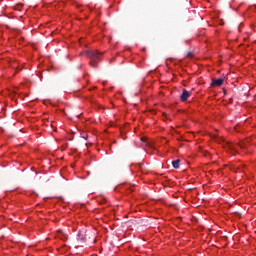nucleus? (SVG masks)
Wrapping results in <instances>:
<instances>
[{
    "label": "nucleus",
    "mask_w": 256,
    "mask_h": 256,
    "mask_svg": "<svg viewBox=\"0 0 256 256\" xmlns=\"http://www.w3.org/2000/svg\"><path fill=\"white\" fill-rule=\"evenodd\" d=\"M85 55L86 57H89L91 67H97V62L101 61V57H99L98 51L87 50L85 51Z\"/></svg>",
    "instance_id": "nucleus-1"
},
{
    "label": "nucleus",
    "mask_w": 256,
    "mask_h": 256,
    "mask_svg": "<svg viewBox=\"0 0 256 256\" xmlns=\"http://www.w3.org/2000/svg\"><path fill=\"white\" fill-rule=\"evenodd\" d=\"M189 97H191V92L187 91V90H183L181 96H180V100L185 103V101H187V99H189Z\"/></svg>",
    "instance_id": "nucleus-2"
},
{
    "label": "nucleus",
    "mask_w": 256,
    "mask_h": 256,
    "mask_svg": "<svg viewBox=\"0 0 256 256\" xmlns=\"http://www.w3.org/2000/svg\"><path fill=\"white\" fill-rule=\"evenodd\" d=\"M223 81V78L214 79L212 80L211 87H221V85H223Z\"/></svg>",
    "instance_id": "nucleus-3"
},
{
    "label": "nucleus",
    "mask_w": 256,
    "mask_h": 256,
    "mask_svg": "<svg viewBox=\"0 0 256 256\" xmlns=\"http://www.w3.org/2000/svg\"><path fill=\"white\" fill-rule=\"evenodd\" d=\"M77 237H78V241H85L87 235L85 234V231H80Z\"/></svg>",
    "instance_id": "nucleus-4"
},
{
    "label": "nucleus",
    "mask_w": 256,
    "mask_h": 256,
    "mask_svg": "<svg viewBox=\"0 0 256 256\" xmlns=\"http://www.w3.org/2000/svg\"><path fill=\"white\" fill-rule=\"evenodd\" d=\"M179 163H181V160L172 161V166L174 167V169H179Z\"/></svg>",
    "instance_id": "nucleus-5"
},
{
    "label": "nucleus",
    "mask_w": 256,
    "mask_h": 256,
    "mask_svg": "<svg viewBox=\"0 0 256 256\" xmlns=\"http://www.w3.org/2000/svg\"><path fill=\"white\" fill-rule=\"evenodd\" d=\"M228 149H230V151H236L235 146L231 143H228Z\"/></svg>",
    "instance_id": "nucleus-6"
},
{
    "label": "nucleus",
    "mask_w": 256,
    "mask_h": 256,
    "mask_svg": "<svg viewBox=\"0 0 256 256\" xmlns=\"http://www.w3.org/2000/svg\"><path fill=\"white\" fill-rule=\"evenodd\" d=\"M186 57H188V59H193V52H187Z\"/></svg>",
    "instance_id": "nucleus-7"
},
{
    "label": "nucleus",
    "mask_w": 256,
    "mask_h": 256,
    "mask_svg": "<svg viewBox=\"0 0 256 256\" xmlns=\"http://www.w3.org/2000/svg\"><path fill=\"white\" fill-rule=\"evenodd\" d=\"M239 145V148L240 149H245V144L244 143H240V144H238Z\"/></svg>",
    "instance_id": "nucleus-8"
},
{
    "label": "nucleus",
    "mask_w": 256,
    "mask_h": 256,
    "mask_svg": "<svg viewBox=\"0 0 256 256\" xmlns=\"http://www.w3.org/2000/svg\"><path fill=\"white\" fill-rule=\"evenodd\" d=\"M138 169H141L143 167V164L139 163L137 164Z\"/></svg>",
    "instance_id": "nucleus-9"
}]
</instances>
